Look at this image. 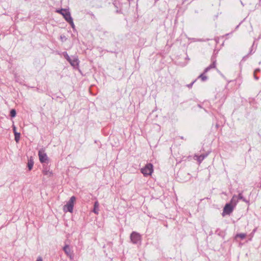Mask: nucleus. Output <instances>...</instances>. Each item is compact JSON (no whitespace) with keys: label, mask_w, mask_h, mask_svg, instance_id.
Returning a JSON list of instances; mask_svg holds the SVG:
<instances>
[{"label":"nucleus","mask_w":261,"mask_h":261,"mask_svg":"<svg viewBox=\"0 0 261 261\" xmlns=\"http://www.w3.org/2000/svg\"><path fill=\"white\" fill-rule=\"evenodd\" d=\"M153 171V165L151 163L147 164L144 167L141 169V172L145 176L151 175Z\"/></svg>","instance_id":"nucleus-1"},{"label":"nucleus","mask_w":261,"mask_h":261,"mask_svg":"<svg viewBox=\"0 0 261 261\" xmlns=\"http://www.w3.org/2000/svg\"><path fill=\"white\" fill-rule=\"evenodd\" d=\"M130 239L132 243L137 244L140 243L141 241V236L136 231H133L130 235Z\"/></svg>","instance_id":"nucleus-2"},{"label":"nucleus","mask_w":261,"mask_h":261,"mask_svg":"<svg viewBox=\"0 0 261 261\" xmlns=\"http://www.w3.org/2000/svg\"><path fill=\"white\" fill-rule=\"evenodd\" d=\"M38 156L40 162L41 163H46L48 161V158L45 152V150L43 148L40 149L38 151Z\"/></svg>","instance_id":"nucleus-3"},{"label":"nucleus","mask_w":261,"mask_h":261,"mask_svg":"<svg viewBox=\"0 0 261 261\" xmlns=\"http://www.w3.org/2000/svg\"><path fill=\"white\" fill-rule=\"evenodd\" d=\"M76 198L75 196H72L69 200L67 202V204L64 206L65 207L67 208V211L69 212L72 213L73 211V208L74 205V202L75 201Z\"/></svg>","instance_id":"nucleus-4"},{"label":"nucleus","mask_w":261,"mask_h":261,"mask_svg":"<svg viewBox=\"0 0 261 261\" xmlns=\"http://www.w3.org/2000/svg\"><path fill=\"white\" fill-rule=\"evenodd\" d=\"M56 12L62 15L66 21L68 20V16L69 17H71L69 11L67 9H61L60 10H57Z\"/></svg>","instance_id":"nucleus-5"},{"label":"nucleus","mask_w":261,"mask_h":261,"mask_svg":"<svg viewBox=\"0 0 261 261\" xmlns=\"http://www.w3.org/2000/svg\"><path fill=\"white\" fill-rule=\"evenodd\" d=\"M234 208V206H233L230 203H227L225 205L223 211V215L226 214V215H230L233 211Z\"/></svg>","instance_id":"nucleus-6"},{"label":"nucleus","mask_w":261,"mask_h":261,"mask_svg":"<svg viewBox=\"0 0 261 261\" xmlns=\"http://www.w3.org/2000/svg\"><path fill=\"white\" fill-rule=\"evenodd\" d=\"M63 250L65 252V254L68 256H69L70 258V259H72V253L68 245H65V246L63 247Z\"/></svg>","instance_id":"nucleus-7"},{"label":"nucleus","mask_w":261,"mask_h":261,"mask_svg":"<svg viewBox=\"0 0 261 261\" xmlns=\"http://www.w3.org/2000/svg\"><path fill=\"white\" fill-rule=\"evenodd\" d=\"M212 63L204 69V73L207 72L210 69L212 68H215L216 67V60L213 58L212 59Z\"/></svg>","instance_id":"nucleus-8"},{"label":"nucleus","mask_w":261,"mask_h":261,"mask_svg":"<svg viewBox=\"0 0 261 261\" xmlns=\"http://www.w3.org/2000/svg\"><path fill=\"white\" fill-rule=\"evenodd\" d=\"M209 153H206L205 154H202L200 155H195L194 156V157H196L197 158V161L199 162V163H201L202 161L206 158L207 156V155H208Z\"/></svg>","instance_id":"nucleus-9"},{"label":"nucleus","mask_w":261,"mask_h":261,"mask_svg":"<svg viewBox=\"0 0 261 261\" xmlns=\"http://www.w3.org/2000/svg\"><path fill=\"white\" fill-rule=\"evenodd\" d=\"M71 65L73 67H75L78 66L79 65V60L77 58L74 57L72 59H70V60L68 61Z\"/></svg>","instance_id":"nucleus-10"},{"label":"nucleus","mask_w":261,"mask_h":261,"mask_svg":"<svg viewBox=\"0 0 261 261\" xmlns=\"http://www.w3.org/2000/svg\"><path fill=\"white\" fill-rule=\"evenodd\" d=\"M238 201L239 200L237 196L233 195L231 199L230 204H231L233 206H235L237 205Z\"/></svg>","instance_id":"nucleus-11"},{"label":"nucleus","mask_w":261,"mask_h":261,"mask_svg":"<svg viewBox=\"0 0 261 261\" xmlns=\"http://www.w3.org/2000/svg\"><path fill=\"white\" fill-rule=\"evenodd\" d=\"M99 203L97 201H96L95 202H94V208H93V212L95 214H98V211H99Z\"/></svg>","instance_id":"nucleus-12"},{"label":"nucleus","mask_w":261,"mask_h":261,"mask_svg":"<svg viewBox=\"0 0 261 261\" xmlns=\"http://www.w3.org/2000/svg\"><path fill=\"white\" fill-rule=\"evenodd\" d=\"M42 172L44 175H47L48 176H50L53 174L52 172L50 171L47 167L44 168Z\"/></svg>","instance_id":"nucleus-13"},{"label":"nucleus","mask_w":261,"mask_h":261,"mask_svg":"<svg viewBox=\"0 0 261 261\" xmlns=\"http://www.w3.org/2000/svg\"><path fill=\"white\" fill-rule=\"evenodd\" d=\"M34 165V161L33 159H30L28 160V168L29 170H31Z\"/></svg>","instance_id":"nucleus-14"},{"label":"nucleus","mask_w":261,"mask_h":261,"mask_svg":"<svg viewBox=\"0 0 261 261\" xmlns=\"http://www.w3.org/2000/svg\"><path fill=\"white\" fill-rule=\"evenodd\" d=\"M14 137L15 141L18 143L20 140V134L19 133L15 132Z\"/></svg>","instance_id":"nucleus-15"},{"label":"nucleus","mask_w":261,"mask_h":261,"mask_svg":"<svg viewBox=\"0 0 261 261\" xmlns=\"http://www.w3.org/2000/svg\"><path fill=\"white\" fill-rule=\"evenodd\" d=\"M238 198V200H242L243 201L246 202V203H248L249 201L248 200H247L246 199V198H245L243 195H242V193H240L239 194L238 196H237Z\"/></svg>","instance_id":"nucleus-16"},{"label":"nucleus","mask_w":261,"mask_h":261,"mask_svg":"<svg viewBox=\"0 0 261 261\" xmlns=\"http://www.w3.org/2000/svg\"><path fill=\"white\" fill-rule=\"evenodd\" d=\"M205 73L204 72L203 73H201L198 77V79H201V81L204 82L207 79V77L204 75Z\"/></svg>","instance_id":"nucleus-17"},{"label":"nucleus","mask_w":261,"mask_h":261,"mask_svg":"<svg viewBox=\"0 0 261 261\" xmlns=\"http://www.w3.org/2000/svg\"><path fill=\"white\" fill-rule=\"evenodd\" d=\"M68 20H67L66 21L68 22L71 26V27L74 29V27H75V25L74 24V23H73V19H72V18L71 17H69V16H68Z\"/></svg>","instance_id":"nucleus-18"},{"label":"nucleus","mask_w":261,"mask_h":261,"mask_svg":"<svg viewBox=\"0 0 261 261\" xmlns=\"http://www.w3.org/2000/svg\"><path fill=\"white\" fill-rule=\"evenodd\" d=\"M246 236V233H238V234H237L236 235V238L239 237L242 240H243V239L245 238Z\"/></svg>","instance_id":"nucleus-19"},{"label":"nucleus","mask_w":261,"mask_h":261,"mask_svg":"<svg viewBox=\"0 0 261 261\" xmlns=\"http://www.w3.org/2000/svg\"><path fill=\"white\" fill-rule=\"evenodd\" d=\"M16 115V111L14 109H12L10 111V116L12 117H15Z\"/></svg>","instance_id":"nucleus-20"},{"label":"nucleus","mask_w":261,"mask_h":261,"mask_svg":"<svg viewBox=\"0 0 261 261\" xmlns=\"http://www.w3.org/2000/svg\"><path fill=\"white\" fill-rule=\"evenodd\" d=\"M64 54V56L65 57V58L68 61L69 60H70V59L71 58L68 56V54L67 53V52H64L63 53Z\"/></svg>","instance_id":"nucleus-21"},{"label":"nucleus","mask_w":261,"mask_h":261,"mask_svg":"<svg viewBox=\"0 0 261 261\" xmlns=\"http://www.w3.org/2000/svg\"><path fill=\"white\" fill-rule=\"evenodd\" d=\"M196 80H195L193 82H192L191 83H190V84H188L187 85V86L189 88H192L193 85L194 84V83L196 82Z\"/></svg>","instance_id":"nucleus-22"},{"label":"nucleus","mask_w":261,"mask_h":261,"mask_svg":"<svg viewBox=\"0 0 261 261\" xmlns=\"http://www.w3.org/2000/svg\"><path fill=\"white\" fill-rule=\"evenodd\" d=\"M36 261H42V258L41 256H38L37 258Z\"/></svg>","instance_id":"nucleus-23"},{"label":"nucleus","mask_w":261,"mask_h":261,"mask_svg":"<svg viewBox=\"0 0 261 261\" xmlns=\"http://www.w3.org/2000/svg\"><path fill=\"white\" fill-rule=\"evenodd\" d=\"M259 71H260V69H259V68H257V69H256L254 70V74H256V73L257 72H259Z\"/></svg>","instance_id":"nucleus-24"},{"label":"nucleus","mask_w":261,"mask_h":261,"mask_svg":"<svg viewBox=\"0 0 261 261\" xmlns=\"http://www.w3.org/2000/svg\"><path fill=\"white\" fill-rule=\"evenodd\" d=\"M13 132H14V134H15V132H17L16 130V127L15 126H13Z\"/></svg>","instance_id":"nucleus-25"},{"label":"nucleus","mask_w":261,"mask_h":261,"mask_svg":"<svg viewBox=\"0 0 261 261\" xmlns=\"http://www.w3.org/2000/svg\"><path fill=\"white\" fill-rule=\"evenodd\" d=\"M254 79L256 80H258V77H257V76L255 75V74L254 73Z\"/></svg>","instance_id":"nucleus-26"}]
</instances>
